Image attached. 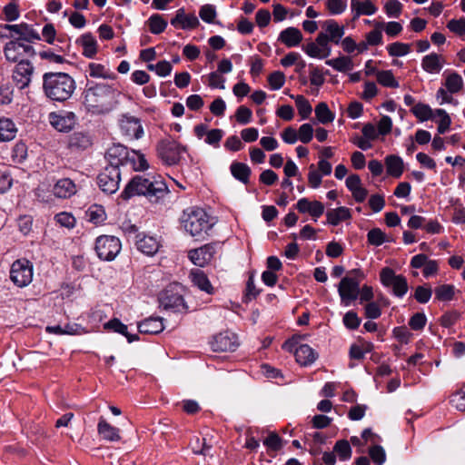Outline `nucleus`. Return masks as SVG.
<instances>
[{
    "instance_id": "nucleus-1",
    "label": "nucleus",
    "mask_w": 465,
    "mask_h": 465,
    "mask_svg": "<svg viewBox=\"0 0 465 465\" xmlns=\"http://www.w3.org/2000/svg\"><path fill=\"white\" fill-rule=\"evenodd\" d=\"M168 193L165 182L160 177L146 178L141 175H135L126 184L121 193V197L129 200L134 196L143 195L151 202H158Z\"/></svg>"
},
{
    "instance_id": "nucleus-2",
    "label": "nucleus",
    "mask_w": 465,
    "mask_h": 465,
    "mask_svg": "<svg viewBox=\"0 0 465 465\" xmlns=\"http://www.w3.org/2000/svg\"><path fill=\"white\" fill-rule=\"evenodd\" d=\"M84 105L94 114L111 112L116 104L114 84L98 83L90 85L84 92Z\"/></svg>"
},
{
    "instance_id": "nucleus-3",
    "label": "nucleus",
    "mask_w": 465,
    "mask_h": 465,
    "mask_svg": "<svg viewBox=\"0 0 465 465\" xmlns=\"http://www.w3.org/2000/svg\"><path fill=\"white\" fill-rule=\"evenodd\" d=\"M43 89L46 97L55 102L68 100L75 90V82L66 73H45L43 75Z\"/></svg>"
},
{
    "instance_id": "nucleus-4",
    "label": "nucleus",
    "mask_w": 465,
    "mask_h": 465,
    "mask_svg": "<svg viewBox=\"0 0 465 465\" xmlns=\"http://www.w3.org/2000/svg\"><path fill=\"white\" fill-rule=\"evenodd\" d=\"M213 224L207 213L201 208H189L183 213V225L193 237L203 238Z\"/></svg>"
},
{
    "instance_id": "nucleus-5",
    "label": "nucleus",
    "mask_w": 465,
    "mask_h": 465,
    "mask_svg": "<svg viewBox=\"0 0 465 465\" xmlns=\"http://www.w3.org/2000/svg\"><path fill=\"white\" fill-rule=\"evenodd\" d=\"M365 274L361 269H353L343 277L338 286V292L343 305L349 306L355 301L360 293V282Z\"/></svg>"
},
{
    "instance_id": "nucleus-6",
    "label": "nucleus",
    "mask_w": 465,
    "mask_h": 465,
    "mask_svg": "<svg viewBox=\"0 0 465 465\" xmlns=\"http://www.w3.org/2000/svg\"><path fill=\"white\" fill-rule=\"evenodd\" d=\"M123 230L128 238L134 242L137 249L143 253L153 256L158 252L161 245L157 238L149 235H143L141 237V234L137 233L138 228L134 224L124 226Z\"/></svg>"
},
{
    "instance_id": "nucleus-7",
    "label": "nucleus",
    "mask_w": 465,
    "mask_h": 465,
    "mask_svg": "<svg viewBox=\"0 0 465 465\" xmlns=\"http://www.w3.org/2000/svg\"><path fill=\"white\" fill-rule=\"evenodd\" d=\"M380 280L384 287L391 288L397 297H403L408 292V282L402 274H396L390 267H384L380 272Z\"/></svg>"
},
{
    "instance_id": "nucleus-8",
    "label": "nucleus",
    "mask_w": 465,
    "mask_h": 465,
    "mask_svg": "<svg viewBox=\"0 0 465 465\" xmlns=\"http://www.w3.org/2000/svg\"><path fill=\"white\" fill-rule=\"evenodd\" d=\"M156 150L158 156L165 164L174 165L179 163L186 147L173 139H164L158 143Z\"/></svg>"
},
{
    "instance_id": "nucleus-9",
    "label": "nucleus",
    "mask_w": 465,
    "mask_h": 465,
    "mask_svg": "<svg viewBox=\"0 0 465 465\" xmlns=\"http://www.w3.org/2000/svg\"><path fill=\"white\" fill-rule=\"evenodd\" d=\"M130 163L135 172H143L149 168L145 155L140 151H129L124 145L118 143V165Z\"/></svg>"
},
{
    "instance_id": "nucleus-10",
    "label": "nucleus",
    "mask_w": 465,
    "mask_h": 465,
    "mask_svg": "<svg viewBox=\"0 0 465 465\" xmlns=\"http://www.w3.org/2000/svg\"><path fill=\"white\" fill-rule=\"evenodd\" d=\"M105 158L109 161L110 168L106 167L105 171L97 176V183L104 193L113 194L116 192V181L112 175L116 168L114 162L116 158V149L114 147L109 148L105 153Z\"/></svg>"
},
{
    "instance_id": "nucleus-11",
    "label": "nucleus",
    "mask_w": 465,
    "mask_h": 465,
    "mask_svg": "<svg viewBox=\"0 0 465 465\" xmlns=\"http://www.w3.org/2000/svg\"><path fill=\"white\" fill-rule=\"evenodd\" d=\"M119 127L122 135L126 141L138 140L143 135V128L141 120L135 116L124 114L119 120Z\"/></svg>"
},
{
    "instance_id": "nucleus-12",
    "label": "nucleus",
    "mask_w": 465,
    "mask_h": 465,
    "mask_svg": "<svg viewBox=\"0 0 465 465\" xmlns=\"http://www.w3.org/2000/svg\"><path fill=\"white\" fill-rule=\"evenodd\" d=\"M10 278L18 287L28 285L33 278V266L28 260L15 261L10 270Z\"/></svg>"
},
{
    "instance_id": "nucleus-13",
    "label": "nucleus",
    "mask_w": 465,
    "mask_h": 465,
    "mask_svg": "<svg viewBox=\"0 0 465 465\" xmlns=\"http://www.w3.org/2000/svg\"><path fill=\"white\" fill-rule=\"evenodd\" d=\"M159 303L160 307L164 310H172L176 312H184L188 310L183 297L171 290H166L161 294Z\"/></svg>"
},
{
    "instance_id": "nucleus-14",
    "label": "nucleus",
    "mask_w": 465,
    "mask_h": 465,
    "mask_svg": "<svg viewBox=\"0 0 465 465\" xmlns=\"http://www.w3.org/2000/svg\"><path fill=\"white\" fill-rule=\"evenodd\" d=\"M218 243H207L200 248L193 249L188 252V258L191 262L199 266L203 267L208 264L216 252Z\"/></svg>"
},
{
    "instance_id": "nucleus-15",
    "label": "nucleus",
    "mask_w": 465,
    "mask_h": 465,
    "mask_svg": "<svg viewBox=\"0 0 465 465\" xmlns=\"http://www.w3.org/2000/svg\"><path fill=\"white\" fill-rule=\"evenodd\" d=\"M210 345L213 351H234L238 347V341L234 333L223 331L213 336Z\"/></svg>"
},
{
    "instance_id": "nucleus-16",
    "label": "nucleus",
    "mask_w": 465,
    "mask_h": 465,
    "mask_svg": "<svg viewBox=\"0 0 465 465\" xmlns=\"http://www.w3.org/2000/svg\"><path fill=\"white\" fill-rule=\"evenodd\" d=\"M95 252L101 260L113 261L116 256V242L114 236L101 235L96 239Z\"/></svg>"
},
{
    "instance_id": "nucleus-17",
    "label": "nucleus",
    "mask_w": 465,
    "mask_h": 465,
    "mask_svg": "<svg viewBox=\"0 0 465 465\" xmlns=\"http://www.w3.org/2000/svg\"><path fill=\"white\" fill-rule=\"evenodd\" d=\"M34 73V66L30 61L21 59L13 73L14 81L19 85L20 89L27 87L31 83V76Z\"/></svg>"
},
{
    "instance_id": "nucleus-18",
    "label": "nucleus",
    "mask_w": 465,
    "mask_h": 465,
    "mask_svg": "<svg viewBox=\"0 0 465 465\" xmlns=\"http://www.w3.org/2000/svg\"><path fill=\"white\" fill-rule=\"evenodd\" d=\"M3 27L19 35V42L25 41L32 43L34 40H40V35L33 28L31 25L21 23L18 25H5Z\"/></svg>"
},
{
    "instance_id": "nucleus-19",
    "label": "nucleus",
    "mask_w": 465,
    "mask_h": 465,
    "mask_svg": "<svg viewBox=\"0 0 465 465\" xmlns=\"http://www.w3.org/2000/svg\"><path fill=\"white\" fill-rule=\"evenodd\" d=\"M297 210L305 213H308L316 221L324 213V205L319 201L310 202L307 198L300 199L296 203Z\"/></svg>"
},
{
    "instance_id": "nucleus-20",
    "label": "nucleus",
    "mask_w": 465,
    "mask_h": 465,
    "mask_svg": "<svg viewBox=\"0 0 465 465\" xmlns=\"http://www.w3.org/2000/svg\"><path fill=\"white\" fill-rule=\"evenodd\" d=\"M138 331L143 334H158L164 330L162 317H149L140 322L137 325Z\"/></svg>"
},
{
    "instance_id": "nucleus-21",
    "label": "nucleus",
    "mask_w": 465,
    "mask_h": 465,
    "mask_svg": "<svg viewBox=\"0 0 465 465\" xmlns=\"http://www.w3.org/2000/svg\"><path fill=\"white\" fill-rule=\"evenodd\" d=\"M171 25L183 29H193L199 25V20L193 14L186 15L183 8L177 10Z\"/></svg>"
},
{
    "instance_id": "nucleus-22",
    "label": "nucleus",
    "mask_w": 465,
    "mask_h": 465,
    "mask_svg": "<svg viewBox=\"0 0 465 465\" xmlns=\"http://www.w3.org/2000/svg\"><path fill=\"white\" fill-rule=\"evenodd\" d=\"M50 123L60 132H69L75 123V115L73 113H67L65 115L52 113L50 114Z\"/></svg>"
},
{
    "instance_id": "nucleus-23",
    "label": "nucleus",
    "mask_w": 465,
    "mask_h": 465,
    "mask_svg": "<svg viewBox=\"0 0 465 465\" xmlns=\"http://www.w3.org/2000/svg\"><path fill=\"white\" fill-rule=\"evenodd\" d=\"M322 27L325 29V34H327V38L330 42H332L335 45L340 44L345 34V28L343 25H340L333 19H329L323 22Z\"/></svg>"
},
{
    "instance_id": "nucleus-24",
    "label": "nucleus",
    "mask_w": 465,
    "mask_h": 465,
    "mask_svg": "<svg viewBox=\"0 0 465 465\" xmlns=\"http://www.w3.org/2000/svg\"><path fill=\"white\" fill-rule=\"evenodd\" d=\"M351 9L353 19H357L361 15H371L377 12V7L371 0H351Z\"/></svg>"
},
{
    "instance_id": "nucleus-25",
    "label": "nucleus",
    "mask_w": 465,
    "mask_h": 465,
    "mask_svg": "<svg viewBox=\"0 0 465 465\" xmlns=\"http://www.w3.org/2000/svg\"><path fill=\"white\" fill-rule=\"evenodd\" d=\"M302 40V32L296 27H288L282 30L278 37V41L284 44L287 47H294L300 45Z\"/></svg>"
},
{
    "instance_id": "nucleus-26",
    "label": "nucleus",
    "mask_w": 465,
    "mask_h": 465,
    "mask_svg": "<svg viewBox=\"0 0 465 465\" xmlns=\"http://www.w3.org/2000/svg\"><path fill=\"white\" fill-rule=\"evenodd\" d=\"M294 354L296 361L302 366L311 365L318 357L317 352L307 344L300 345L295 350Z\"/></svg>"
},
{
    "instance_id": "nucleus-27",
    "label": "nucleus",
    "mask_w": 465,
    "mask_h": 465,
    "mask_svg": "<svg viewBox=\"0 0 465 465\" xmlns=\"http://www.w3.org/2000/svg\"><path fill=\"white\" fill-rule=\"evenodd\" d=\"M444 60L440 54L431 53L422 58L421 67L427 73L438 74L440 72Z\"/></svg>"
},
{
    "instance_id": "nucleus-28",
    "label": "nucleus",
    "mask_w": 465,
    "mask_h": 465,
    "mask_svg": "<svg viewBox=\"0 0 465 465\" xmlns=\"http://www.w3.org/2000/svg\"><path fill=\"white\" fill-rule=\"evenodd\" d=\"M92 143V137L86 132H74L69 138V147L74 150H86Z\"/></svg>"
},
{
    "instance_id": "nucleus-29",
    "label": "nucleus",
    "mask_w": 465,
    "mask_h": 465,
    "mask_svg": "<svg viewBox=\"0 0 465 465\" xmlns=\"http://www.w3.org/2000/svg\"><path fill=\"white\" fill-rule=\"evenodd\" d=\"M190 277L193 285L197 286L201 291H203L208 294L213 293L214 289L203 271L198 269L193 270L190 273Z\"/></svg>"
},
{
    "instance_id": "nucleus-30",
    "label": "nucleus",
    "mask_w": 465,
    "mask_h": 465,
    "mask_svg": "<svg viewBox=\"0 0 465 465\" xmlns=\"http://www.w3.org/2000/svg\"><path fill=\"white\" fill-rule=\"evenodd\" d=\"M54 194L58 198H68L74 194L75 185L68 178L59 180L54 186Z\"/></svg>"
},
{
    "instance_id": "nucleus-31",
    "label": "nucleus",
    "mask_w": 465,
    "mask_h": 465,
    "mask_svg": "<svg viewBox=\"0 0 465 465\" xmlns=\"http://www.w3.org/2000/svg\"><path fill=\"white\" fill-rule=\"evenodd\" d=\"M350 209L344 206L331 209L326 213L328 223L336 226L341 222L351 219Z\"/></svg>"
},
{
    "instance_id": "nucleus-32",
    "label": "nucleus",
    "mask_w": 465,
    "mask_h": 465,
    "mask_svg": "<svg viewBox=\"0 0 465 465\" xmlns=\"http://www.w3.org/2000/svg\"><path fill=\"white\" fill-rule=\"evenodd\" d=\"M385 165L389 175L395 178L401 176L403 173V162L401 157L397 155H388L385 158Z\"/></svg>"
},
{
    "instance_id": "nucleus-33",
    "label": "nucleus",
    "mask_w": 465,
    "mask_h": 465,
    "mask_svg": "<svg viewBox=\"0 0 465 465\" xmlns=\"http://www.w3.org/2000/svg\"><path fill=\"white\" fill-rule=\"evenodd\" d=\"M231 173L232 176L244 184L249 183L251 175V168L246 164L239 162H233L231 164Z\"/></svg>"
},
{
    "instance_id": "nucleus-34",
    "label": "nucleus",
    "mask_w": 465,
    "mask_h": 465,
    "mask_svg": "<svg viewBox=\"0 0 465 465\" xmlns=\"http://www.w3.org/2000/svg\"><path fill=\"white\" fill-rule=\"evenodd\" d=\"M97 431L102 440L114 441L116 440V430L107 422L105 418L100 417L97 425Z\"/></svg>"
},
{
    "instance_id": "nucleus-35",
    "label": "nucleus",
    "mask_w": 465,
    "mask_h": 465,
    "mask_svg": "<svg viewBox=\"0 0 465 465\" xmlns=\"http://www.w3.org/2000/svg\"><path fill=\"white\" fill-rule=\"evenodd\" d=\"M85 219L94 224L103 223L106 219L104 207L99 204H93L85 212Z\"/></svg>"
},
{
    "instance_id": "nucleus-36",
    "label": "nucleus",
    "mask_w": 465,
    "mask_h": 465,
    "mask_svg": "<svg viewBox=\"0 0 465 465\" xmlns=\"http://www.w3.org/2000/svg\"><path fill=\"white\" fill-rule=\"evenodd\" d=\"M76 43L80 44L84 49L83 54L86 57H93L96 52V41L94 37L91 34H84L79 39L76 40Z\"/></svg>"
},
{
    "instance_id": "nucleus-37",
    "label": "nucleus",
    "mask_w": 465,
    "mask_h": 465,
    "mask_svg": "<svg viewBox=\"0 0 465 465\" xmlns=\"http://www.w3.org/2000/svg\"><path fill=\"white\" fill-rule=\"evenodd\" d=\"M22 42L18 40H11L5 44L4 48V54L6 60L16 63L19 62V56L21 55L20 49Z\"/></svg>"
},
{
    "instance_id": "nucleus-38",
    "label": "nucleus",
    "mask_w": 465,
    "mask_h": 465,
    "mask_svg": "<svg viewBox=\"0 0 465 465\" xmlns=\"http://www.w3.org/2000/svg\"><path fill=\"white\" fill-rule=\"evenodd\" d=\"M16 128L15 124L7 118L0 119V140L11 141L15 138Z\"/></svg>"
},
{
    "instance_id": "nucleus-39",
    "label": "nucleus",
    "mask_w": 465,
    "mask_h": 465,
    "mask_svg": "<svg viewBox=\"0 0 465 465\" xmlns=\"http://www.w3.org/2000/svg\"><path fill=\"white\" fill-rule=\"evenodd\" d=\"M315 115L319 123L326 124L333 122L334 114L329 109L326 103H319L315 107Z\"/></svg>"
},
{
    "instance_id": "nucleus-40",
    "label": "nucleus",
    "mask_w": 465,
    "mask_h": 465,
    "mask_svg": "<svg viewBox=\"0 0 465 465\" xmlns=\"http://www.w3.org/2000/svg\"><path fill=\"white\" fill-rule=\"evenodd\" d=\"M325 63L339 72L350 71L353 67L352 61L348 56H340L334 59H330Z\"/></svg>"
},
{
    "instance_id": "nucleus-41",
    "label": "nucleus",
    "mask_w": 465,
    "mask_h": 465,
    "mask_svg": "<svg viewBox=\"0 0 465 465\" xmlns=\"http://www.w3.org/2000/svg\"><path fill=\"white\" fill-rule=\"evenodd\" d=\"M89 74L92 77H100L103 79H114V74L104 65L95 63L89 64Z\"/></svg>"
},
{
    "instance_id": "nucleus-42",
    "label": "nucleus",
    "mask_w": 465,
    "mask_h": 465,
    "mask_svg": "<svg viewBox=\"0 0 465 465\" xmlns=\"http://www.w3.org/2000/svg\"><path fill=\"white\" fill-rule=\"evenodd\" d=\"M376 78L379 84L385 87L398 88L399 83L395 79L391 70L378 71L376 73Z\"/></svg>"
},
{
    "instance_id": "nucleus-43",
    "label": "nucleus",
    "mask_w": 465,
    "mask_h": 465,
    "mask_svg": "<svg viewBox=\"0 0 465 465\" xmlns=\"http://www.w3.org/2000/svg\"><path fill=\"white\" fill-rule=\"evenodd\" d=\"M294 99L296 107L302 119H307L312 114V108L309 101L303 95H291Z\"/></svg>"
},
{
    "instance_id": "nucleus-44",
    "label": "nucleus",
    "mask_w": 465,
    "mask_h": 465,
    "mask_svg": "<svg viewBox=\"0 0 465 465\" xmlns=\"http://www.w3.org/2000/svg\"><path fill=\"white\" fill-rule=\"evenodd\" d=\"M445 87L450 94H456L463 88V80L457 73H451L447 76Z\"/></svg>"
},
{
    "instance_id": "nucleus-45",
    "label": "nucleus",
    "mask_w": 465,
    "mask_h": 465,
    "mask_svg": "<svg viewBox=\"0 0 465 465\" xmlns=\"http://www.w3.org/2000/svg\"><path fill=\"white\" fill-rule=\"evenodd\" d=\"M148 25L152 34L159 35L165 30L167 22L163 18L162 15L154 14L148 19Z\"/></svg>"
},
{
    "instance_id": "nucleus-46",
    "label": "nucleus",
    "mask_w": 465,
    "mask_h": 465,
    "mask_svg": "<svg viewBox=\"0 0 465 465\" xmlns=\"http://www.w3.org/2000/svg\"><path fill=\"white\" fill-rule=\"evenodd\" d=\"M333 451L338 455L341 460H348L351 457V448L349 441L346 440L336 441Z\"/></svg>"
},
{
    "instance_id": "nucleus-47",
    "label": "nucleus",
    "mask_w": 465,
    "mask_h": 465,
    "mask_svg": "<svg viewBox=\"0 0 465 465\" xmlns=\"http://www.w3.org/2000/svg\"><path fill=\"white\" fill-rule=\"evenodd\" d=\"M412 114L420 121H426L433 118V112L431 108L425 104L419 103L414 104L411 108Z\"/></svg>"
},
{
    "instance_id": "nucleus-48",
    "label": "nucleus",
    "mask_w": 465,
    "mask_h": 465,
    "mask_svg": "<svg viewBox=\"0 0 465 465\" xmlns=\"http://www.w3.org/2000/svg\"><path fill=\"white\" fill-rule=\"evenodd\" d=\"M368 242L374 246H381L388 242L386 234L380 228H373L367 233Z\"/></svg>"
},
{
    "instance_id": "nucleus-49",
    "label": "nucleus",
    "mask_w": 465,
    "mask_h": 465,
    "mask_svg": "<svg viewBox=\"0 0 465 465\" xmlns=\"http://www.w3.org/2000/svg\"><path fill=\"white\" fill-rule=\"evenodd\" d=\"M387 51L391 56H404L411 51V45L395 42L387 46Z\"/></svg>"
},
{
    "instance_id": "nucleus-50",
    "label": "nucleus",
    "mask_w": 465,
    "mask_h": 465,
    "mask_svg": "<svg viewBox=\"0 0 465 465\" xmlns=\"http://www.w3.org/2000/svg\"><path fill=\"white\" fill-rule=\"evenodd\" d=\"M383 23H376L375 29L371 31L366 35L367 44L371 45H378L381 44L382 41V34L381 29L383 28Z\"/></svg>"
},
{
    "instance_id": "nucleus-51",
    "label": "nucleus",
    "mask_w": 465,
    "mask_h": 465,
    "mask_svg": "<svg viewBox=\"0 0 465 465\" xmlns=\"http://www.w3.org/2000/svg\"><path fill=\"white\" fill-rule=\"evenodd\" d=\"M435 296L440 301H450L454 296V286L442 284L435 289Z\"/></svg>"
},
{
    "instance_id": "nucleus-52",
    "label": "nucleus",
    "mask_w": 465,
    "mask_h": 465,
    "mask_svg": "<svg viewBox=\"0 0 465 465\" xmlns=\"http://www.w3.org/2000/svg\"><path fill=\"white\" fill-rule=\"evenodd\" d=\"M369 455L376 465H382L386 460V453L381 445H374L370 448Z\"/></svg>"
},
{
    "instance_id": "nucleus-53",
    "label": "nucleus",
    "mask_w": 465,
    "mask_h": 465,
    "mask_svg": "<svg viewBox=\"0 0 465 465\" xmlns=\"http://www.w3.org/2000/svg\"><path fill=\"white\" fill-rule=\"evenodd\" d=\"M298 140L303 143H309L313 137V127L311 124H303L297 131Z\"/></svg>"
},
{
    "instance_id": "nucleus-54",
    "label": "nucleus",
    "mask_w": 465,
    "mask_h": 465,
    "mask_svg": "<svg viewBox=\"0 0 465 465\" xmlns=\"http://www.w3.org/2000/svg\"><path fill=\"white\" fill-rule=\"evenodd\" d=\"M329 40L327 38V34L321 32L316 39V45L319 46L321 52L322 53V57H328L331 53V48L329 45Z\"/></svg>"
},
{
    "instance_id": "nucleus-55",
    "label": "nucleus",
    "mask_w": 465,
    "mask_h": 465,
    "mask_svg": "<svg viewBox=\"0 0 465 465\" xmlns=\"http://www.w3.org/2000/svg\"><path fill=\"white\" fill-rule=\"evenodd\" d=\"M199 16L205 23L211 24L216 17V10L213 5H204L199 11Z\"/></svg>"
},
{
    "instance_id": "nucleus-56",
    "label": "nucleus",
    "mask_w": 465,
    "mask_h": 465,
    "mask_svg": "<svg viewBox=\"0 0 465 465\" xmlns=\"http://www.w3.org/2000/svg\"><path fill=\"white\" fill-rule=\"evenodd\" d=\"M432 294V290L430 286H418L415 289L414 298L420 303H427Z\"/></svg>"
},
{
    "instance_id": "nucleus-57",
    "label": "nucleus",
    "mask_w": 465,
    "mask_h": 465,
    "mask_svg": "<svg viewBox=\"0 0 465 465\" xmlns=\"http://www.w3.org/2000/svg\"><path fill=\"white\" fill-rule=\"evenodd\" d=\"M268 82L272 90H278L285 83V75L280 71H275L268 76Z\"/></svg>"
},
{
    "instance_id": "nucleus-58",
    "label": "nucleus",
    "mask_w": 465,
    "mask_h": 465,
    "mask_svg": "<svg viewBox=\"0 0 465 465\" xmlns=\"http://www.w3.org/2000/svg\"><path fill=\"white\" fill-rule=\"evenodd\" d=\"M427 322V318L424 313L417 312L411 316L409 321V326L413 331H420L422 330Z\"/></svg>"
},
{
    "instance_id": "nucleus-59",
    "label": "nucleus",
    "mask_w": 465,
    "mask_h": 465,
    "mask_svg": "<svg viewBox=\"0 0 465 465\" xmlns=\"http://www.w3.org/2000/svg\"><path fill=\"white\" fill-rule=\"evenodd\" d=\"M385 12L390 17H399L401 10L402 4L398 0H390L385 4Z\"/></svg>"
},
{
    "instance_id": "nucleus-60",
    "label": "nucleus",
    "mask_w": 465,
    "mask_h": 465,
    "mask_svg": "<svg viewBox=\"0 0 465 465\" xmlns=\"http://www.w3.org/2000/svg\"><path fill=\"white\" fill-rule=\"evenodd\" d=\"M3 13L5 15V20L8 22H13L18 19L20 15L19 7L15 3L7 4L4 9Z\"/></svg>"
},
{
    "instance_id": "nucleus-61",
    "label": "nucleus",
    "mask_w": 465,
    "mask_h": 465,
    "mask_svg": "<svg viewBox=\"0 0 465 465\" xmlns=\"http://www.w3.org/2000/svg\"><path fill=\"white\" fill-rule=\"evenodd\" d=\"M343 323L350 330H356L361 324V319L353 311H350L343 316Z\"/></svg>"
},
{
    "instance_id": "nucleus-62",
    "label": "nucleus",
    "mask_w": 465,
    "mask_h": 465,
    "mask_svg": "<svg viewBox=\"0 0 465 465\" xmlns=\"http://www.w3.org/2000/svg\"><path fill=\"white\" fill-rule=\"evenodd\" d=\"M252 113L251 109L244 105H241L237 108L235 117L236 121L241 124H247L252 120Z\"/></svg>"
},
{
    "instance_id": "nucleus-63",
    "label": "nucleus",
    "mask_w": 465,
    "mask_h": 465,
    "mask_svg": "<svg viewBox=\"0 0 465 465\" xmlns=\"http://www.w3.org/2000/svg\"><path fill=\"white\" fill-rule=\"evenodd\" d=\"M326 5L331 15H340L343 13L347 7L344 0H327Z\"/></svg>"
},
{
    "instance_id": "nucleus-64",
    "label": "nucleus",
    "mask_w": 465,
    "mask_h": 465,
    "mask_svg": "<svg viewBox=\"0 0 465 465\" xmlns=\"http://www.w3.org/2000/svg\"><path fill=\"white\" fill-rule=\"evenodd\" d=\"M447 27L455 34L463 35L465 33V18L451 19L449 21Z\"/></svg>"
}]
</instances>
